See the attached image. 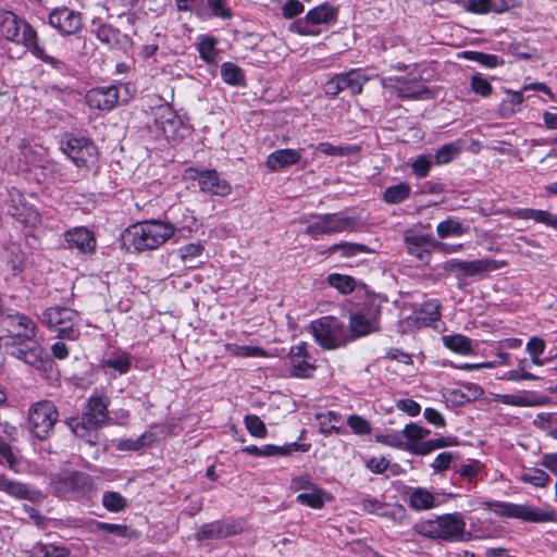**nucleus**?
<instances>
[{"instance_id": "680f3d73", "label": "nucleus", "mask_w": 557, "mask_h": 557, "mask_svg": "<svg viewBox=\"0 0 557 557\" xmlns=\"http://www.w3.org/2000/svg\"><path fill=\"white\" fill-rule=\"evenodd\" d=\"M347 424L350 426L352 432L358 435H366L371 432L370 423L364 418L357 414L349 416Z\"/></svg>"}, {"instance_id": "2f4dec72", "label": "nucleus", "mask_w": 557, "mask_h": 557, "mask_svg": "<svg viewBox=\"0 0 557 557\" xmlns=\"http://www.w3.org/2000/svg\"><path fill=\"white\" fill-rule=\"evenodd\" d=\"M441 305L437 300H428L422 305V308L417 312V321L424 326H429L441 318Z\"/></svg>"}, {"instance_id": "774afa93", "label": "nucleus", "mask_w": 557, "mask_h": 557, "mask_svg": "<svg viewBox=\"0 0 557 557\" xmlns=\"http://www.w3.org/2000/svg\"><path fill=\"white\" fill-rule=\"evenodd\" d=\"M431 161L425 156H419L411 164L413 173L419 177H425L431 169Z\"/></svg>"}, {"instance_id": "37998d69", "label": "nucleus", "mask_w": 557, "mask_h": 557, "mask_svg": "<svg viewBox=\"0 0 557 557\" xmlns=\"http://www.w3.org/2000/svg\"><path fill=\"white\" fill-rule=\"evenodd\" d=\"M216 40L213 37L205 36L200 38L198 51L200 58L207 63H213L216 60L218 52L215 49Z\"/></svg>"}, {"instance_id": "72a5a7b5", "label": "nucleus", "mask_w": 557, "mask_h": 557, "mask_svg": "<svg viewBox=\"0 0 557 557\" xmlns=\"http://www.w3.org/2000/svg\"><path fill=\"white\" fill-rule=\"evenodd\" d=\"M442 341L445 347L457 354L467 355L472 351L471 339L465 335H444Z\"/></svg>"}, {"instance_id": "603ef678", "label": "nucleus", "mask_w": 557, "mask_h": 557, "mask_svg": "<svg viewBox=\"0 0 557 557\" xmlns=\"http://www.w3.org/2000/svg\"><path fill=\"white\" fill-rule=\"evenodd\" d=\"M245 426L255 437L263 438L267 435V426L264 422L256 414H247L245 417Z\"/></svg>"}, {"instance_id": "5701e85b", "label": "nucleus", "mask_w": 557, "mask_h": 557, "mask_svg": "<svg viewBox=\"0 0 557 557\" xmlns=\"http://www.w3.org/2000/svg\"><path fill=\"white\" fill-rule=\"evenodd\" d=\"M496 399L511 406L535 407L545 404L547 398L533 392L522 391L516 394L496 395Z\"/></svg>"}, {"instance_id": "6ab92c4d", "label": "nucleus", "mask_w": 557, "mask_h": 557, "mask_svg": "<svg viewBox=\"0 0 557 557\" xmlns=\"http://www.w3.org/2000/svg\"><path fill=\"white\" fill-rule=\"evenodd\" d=\"M69 248H76L82 253L94 252L96 248V239L92 233L86 227H74L64 234Z\"/></svg>"}, {"instance_id": "a878e982", "label": "nucleus", "mask_w": 557, "mask_h": 557, "mask_svg": "<svg viewBox=\"0 0 557 557\" xmlns=\"http://www.w3.org/2000/svg\"><path fill=\"white\" fill-rule=\"evenodd\" d=\"M548 360L549 359L542 360V359H540V356L531 357L530 361L528 359H522V360L519 361L518 368L510 372L509 379L513 380V381H518V380H531V381L542 380L543 377H541V376H539L536 374L531 373L530 370L532 368V364L536 366V367H542L545 363H549Z\"/></svg>"}, {"instance_id": "7ed1b4c3", "label": "nucleus", "mask_w": 557, "mask_h": 557, "mask_svg": "<svg viewBox=\"0 0 557 557\" xmlns=\"http://www.w3.org/2000/svg\"><path fill=\"white\" fill-rule=\"evenodd\" d=\"M136 251L154 250L166 243L175 232V226L161 220H149L133 225L128 231Z\"/></svg>"}, {"instance_id": "79ce46f5", "label": "nucleus", "mask_w": 557, "mask_h": 557, "mask_svg": "<svg viewBox=\"0 0 557 557\" xmlns=\"http://www.w3.org/2000/svg\"><path fill=\"white\" fill-rule=\"evenodd\" d=\"M436 231L440 238H446L453 235H462L466 233L461 222L453 218L442 221L437 225Z\"/></svg>"}, {"instance_id": "f257e3e1", "label": "nucleus", "mask_w": 557, "mask_h": 557, "mask_svg": "<svg viewBox=\"0 0 557 557\" xmlns=\"http://www.w3.org/2000/svg\"><path fill=\"white\" fill-rule=\"evenodd\" d=\"M8 335L1 336L0 342L8 354L34 366L41 360V348L35 341L36 324L27 315L15 312L2 318Z\"/></svg>"}, {"instance_id": "f3484780", "label": "nucleus", "mask_w": 557, "mask_h": 557, "mask_svg": "<svg viewBox=\"0 0 557 557\" xmlns=\"http://www.w3.org/2000/svg\"><path fill=\"white\" fill-rule=\"evenodd\" d=\"M482 394L480 385H453L443 391L444 398L451 406H462L478 399Z\"/></svg>"}, {"instance_id": "0e129e2a", "label": "nucleus", "mask_w": 557, "mask_h": 557, "mask_svg": "<svg viewBox=\"0 0 557 557\" xmlns=\"http://www.w3.org/2000/svg\"><path fill=\"white\" fill-rule=\"evenodd\" d=\"M317 484L313 483L311 476L309 474H304L299 476H295L290 481L289 488L293 492L304 491L307 492L312 490Z\"/></svg>"}, {"instance_id": "4c0bfd02", "label": "nucleus", "mask_w": 557, "mask_h": 557, "mask_svg": "<svg viewBox=\"0 0 557 557\" xmlns=\"http://www.w3.org/2000/svg\"><path fill=\"white\" fill-rule=\"evenodd\" d=\"M410 191L411 188L409 184L398 183L387 187L384 191L383 198L385 202L396 205L407 199L410 195Z\"/></svg>"}, {"instance_id": "052dcab7", "label": "nucleus", "mask_w": 557, "mask_h": 557, "mask_svg": "<svg viewBox=\"0 0 557 557\" xmlns=\"http://www.w3.org/2000/svg\"><path fill=\"white\" fill-rule=\"evenodd\" d=\"M459 151L460 150L456 145L446 144L435 152V162L437 164L448 163L454 159V157H456L459 153Z\"/></svg>"}, {"instance_id": "4be33fe9", "label": "nucleus", "mask_w": 557, "mask_h": 557, "mask_svg": "<svg viewBox=\"0 0 557 557\" xmlns=\"http://www.w3.org/2000/svg\"><path fill=\"white\" fill-rule=\"evenodd\" d=\"M506 214L509 218L533 220L536 223H542L557 230V215L546 210H537L531 208L513 209L507 210Z\"/></svg>"}, {"instance_id": "423d86ee", "label": "nucleus", "mask_w": 557, "mask_h": 557, "mask_svg": "<svg viewBox=\"0 0 557 557\" xmlns=\"http://www.w3.org/2000/svg\"><path fill=\"white\" fill-rule=\"evenodd\" d=\"M486 507L500 517L516 518L528 522H547L555 520L553 511H545L530 505H517L503 502L485 503Z\"/></svg>"}, {"instance_id": "f8f14e48", "label": "nucleus", "mask_w": 557, "mask_h": 557, "mask_svg": "<svg viewBox=\"0 0 557 557\" xmlns=\"http://www.w3.org/2000/svg\"><path fill=\"white\" fill-rule=\"evenodd\" d=\"M243 531L240 521L226 519L202 524L195 536L198 541L223 540L239 534Z\"/></svg>"}, {"instance_id": "f03ea898", "label": "nucleus", "mask_w": 557, "mask_h": 557, "mask_svg": "<svg viewBox=\"0 0 557 557\" xmlns=\"http://www.w3.org/2000/svg\"><path fill=\"white\" fill-rule=\"evenodd\" d=\"M0 33L7 39L17 45H23L32 53L53 67L59 69L63 63L50 55L39 46L36 30L13 12L0 10Z\"/></svg>"}, {"instance_id": "ddd939ff", "label": "nucleus", "mask_w": 557, "mask_h": 557, "mask_svg": "<svg viewBox=\"0 0 557 557\" xmlns=\"http://www.w3.org/2000/svg\"><path fill=\"white\" fill-rule=\"evenodd\" d=\"M336 10L329 3H323L310 10L306 20H298L290 25V29L300 35H317L318 33L310 28V25L325 24L335 20Z\"/></svg>"}, {"instance_id": "6e6552de", "label": "nucleus", "mask_w": 557, "mask_h": 557, "mask_svg": "<svg viewBox=\"0 0 557 557\" xmlns=\"http://www.w3.org/2000/svg\"><path fill=\"white\" fill-rule=\"evenodd\" d=\"M185 181H196L202 193L225 197L232 193V186L226 180L220 177L215 170H199L188 168L184 172Z\"/></svg>"}, {"instance_id": "ea45409f", "label": "nucleus", "mask_w": 557, "mask_h": 557, "mask_svg": "<svg viewBox=\"0 0 557 557\" xmlns=\"http://www.w3.org/2000/svg\"><path fill=\"white\" fill-rule=\"evenodd\" d=\"M34 557H66L70 550L64 546L37 543L32 548Z\"/></svg>"}, {"instance_id": "e2e57ef3", "label": "nucleus", "mask_w": 557, "mask_h": 557, "mask_svg": "<svg viewBox=\"0 0 557 557\" xmlns=\"http://www.w3.org/2000/svg\"><path fill=\"white\" fill-rule=\"evenodd\" d=\"M79 320L76 323H67L57 327L58 337L61 339L76 341L81 332L78 329Z\"/></svg>"}, {"instance_id": "338daca9", "label": "nucleus", "mask_w": 557, "mask_h": 557, "mask_svg": "<svg viewBox=\"0 0 557 557\" xmlns=\"http://www.w3.org/2000/svg\"><path fill=\"white\" fill-rule=\"evenodd\" d=\"M465 8L472 13L485 14L492 11V0H467Z\"/></svg>"}, {"instance_id": "a211bd4d", "label": "nucleus", "mask_w": 557, "mask_h": 557, "mask_svg": "<svg viewBox=\"0 0 557 557\" xmlns=\"http://www.w3.org/2000/svg\"><path fill=\"white\" fill-rule=\"evenodd\" d=\"M0 491L5 492L12 497L27 499L33 503H41L45 499L40 491L29 488L21 482L9 480L4 474H0Z\"/></svg>"}, {"instance_id": "4d7b16f0", "label": "nucleus", "mask_w": 557, "mask_h": 557, "mask_svg": "<svg viewBox=\"0 0 557 557\" xmlns=\"http://www.w3.org/2000/svg\"><path fill=\"white\" fill-rule=\"evenodd\" d=\"M470 88L481 97H488L493 91L492 85L480 73L472 75Z\"/></svg>"}, {"instance_id": "f704fd0d", "label": "nucleus", "mask_w": 557, "mask_h": 557, "mask_svg": "<svg viewBox=\"0 0 557 557\" xmlns=\"http://www.w3.org/2000/svg\"><path fill=\"white\" fill-rule=\"evenodd\" d=\"M434 495L422 487L414 488L409 496V505L417 510L430 509L434 506Z\"/></svg>"}, {"instance_id": "864d4df0", "label": "nucleus", "mask_w": 557, "mask_h": 557, "mask_svg": "<svg viewBox=\"0 0 557 557\" xmlns=\"http://www.w3.org/2000/svg\"><path fill=\"white\" fill-rule=\"evenodd\" d=\"M3 462H7L12 471H18L20 461L17 457L14 455L11 446L0 437V463Z\"/></svg>"}, {"instance_id": "49530a36", "label": "nucleus", "mask_w": 557, "mask_h": 557, "mask_svg": "<svg viewBox=\"0 0 557 557\" xmlns=\"http://www.w3.org/2000/svg\"><path fill=\"white\" fill-rule=\"evenodd\" d=\"M413 530L421 536L440 541L437 518L418 521L413 525Z\"/></svg>"}, {"instance_id": "09e8293b", "label": "nucleus", "mask_w": 557, "mask_h": 557, "mask_svg": "<svg viewBox=\"0 0 557 557\" xmlns=\"http://www.w3.org/2000/svg\"><path fill=\"white\" fill-rule=\"evenodd\" d=\"M521 480L534 486H545L549 481V476L542 469L531 468L522 472Z\"/></svg>"}, {"instance_id": "39448f33", "label": "nucleus", "mask_w": 557, "mask_h": 557, "mask_svg": "<svg viewBox=\"0 0 557 557\" xmlns=\"http://www.w3.org/2000/svg\"><path fill=\"white\" fill-rule=\"evenodd\" d=\"M311 221H307L308 225L305 233L312 237L325 234H335L343 232H354L358 227V220L348 216L344 212L317 214L311 216Z\"/></svg>"}, {"instance_id": "20e7f679", "label": "nucleus", "mask_w": 557, "mask_h": 557, "mask_svg": "<svg viewBox=\"0 0 557 557\" xmlns=\"http://www.w3.org/2000/svg\"><path fill=\"white\" fill-rule=\"evenodd\" d=\"M309 332L323 349H337L349 342L348 329L335 317H322L311 321Z\"/></svg>"}, {"instance_id": "b1692460", "label": "nucleus", "mask_w": 557, "mask_h": 557, "mask_svg": "<svg viewBox=\"0 0 557 557\" xmlns=\"http://www.w3.org/2000/svg\"><path fill=\"white\" fill-rule=\"evenodd\" d=\"M300 159L301 154L297 150L278 149L268 157L267 165L272 171H280L283 168L298 163Z\"/></svg>"}, {"instance_id": "9b49d317", "label": "nucleus", "mask_w": 557, "mask_h": 557, "mask_svg": "<svg viewBox=\"0 0 557 557\" xmlns=\"http://www.w3.org/2000/svg\"><path fill=\"white\" fill-rule=\"evenodd\" d=\"M49 24L62 35H75L83 28V17L67 7L55 8L49 14Z\"/></svg>"}, {"instance_id": "6e6d98bb", "label": "nucleus", "mask_w": 557, "mask_h": 557, "mask_svg": "<svg viewBox=\"0 0 557 557\" xmlns=\"http://www.w3.org/2000/svg\"><path fill=\"white\" fill-rule=\"evenodd\" d=\"M463 58L480 63L483 66L494 69L498 65V58L495 54H487L476 51H465Z\"/></svg>"}, {"instance_id": "c03bdc74", "label": "nucleus", "mask_w": 557, "mask_h": 557, "mask_svg": "<svg viewBox=\"0 0 557 557\" xmlns=\"http://www.w3.org/2000/svg\"><path fill=\"white\" fill-rule=\"evenodd\" d=\"M319 151L326 156H349L360 151V146H334L330 143H320L317 147Z\"/></svg>"}, {"instance_id": "3c124183", "label": "nucleus", "mask_w": 557, "mask_h": 557, "mask_svg": "<svg viewBox=\"0 0 557 557\" xmlns=\"http://www.w3.org/2000/svg\"><path fill=\"white\" fill-rule=\"evenodd\" d=\"M102 367L106 372L115 370L120 373H126L131 368V361L126 355H116L104 360Z\"/></svg>"}, {"instance_id": "8fccbe9b", "label": "nucleus", "mask_w": 557, "mask_h": 557, "mask_svg": "<svg viewBox=\"0 0 557 557\" xmlns=\"http://www.w3.org/2000/svg\"><path fill=\"white\" fill-rule=\"evenodd\" d=\"M102 504L109 511L119 512L126 507L127 500L117 492H106Z\"/></svg>"}, {"instance_id": "1a4fd4ad", "label": "nucleus", "mask_w": 557, "mask_h": 557, "mask_svg": "<svg viewBox=\"0 0 557 557\" xmlns=\"http://www.w3.org/2000/svg\"><path fill=\"white\" fill-rule=\"evenodd\" d=\"M58 412L52 403L45 400L39 401L29 409V425L32 432L38 438H46L54 423L57 422Z\"/></svg>"}, {"instance_id": "13d9d810", "label": "nucleus", "mask_w": 557, "mask_h": 557, "mask_svg": "<svg viewBox=\"0 0 557 557\" xmlns=\"http://www.w3.org/2000/svg\"><path fill=\"white\" fill-rule=\"evenodd\" d=\"M202 251H203V246L201 244H188V245H185L183 246L181 249H180V256H181V259L182 261L187 264L189 263V267H194L191 264V262L194 261V259L200 257L202 255Z\"/></svg>"}, {"instance_id": "bf43d9fd", "label": "nucleus", "mask_w": 557, "mask_h": 557, "mask_svg": "<svg viewBox=\"0 0 557 557\" xmlns=\"http://www.w3.org/2000/svg\"><path fill=\"white\" fill-rule=\"evenodd\" d=\"M307 358L297 359V361L292 362V373L296 377L300 379H309L312 376L314 371V367L309 363Z\"/></svg>"}, {"instance_id": "aec40b11", "label": "nucleus", "mask_w": 557, "mask_h": 557, "mask_svg": "<svg viewBox=\"0 0 557 557\" xmlns=\"http://www.w3.org/2000/svg\"><path fill=\"white\" fill-rule=\"evenodd\" d=\"M109 400L103 396H92L89 398L82 417L84 421L91 425L102 426L108 419Z\"/></svg>"}, {"instance_id": "c9c22d12", "label": "nucleus", "mask_w": 557, "mask_h": 557, "mask_svg": "<svg viewBox=\"0 0 557 557\" xmlns=\"http://www.w3.org/2000/svg\"><path fill=\"white\" fill-rule=\"evenodd\" d=\"M221 76L224 83L233 86L245 85L244 71L232 62H225L221 65Z\"/></svg>"}, {"instance_id": "58836bf2", "label": "nucleus", "mask_w": 557, "mask_h": 557, "mask_svg": "<svg viewBox=\"0 0 557 557\" xmlns=\"http://www.w3.org/2000/svg\"><path fill=\"white\" fill-rule=\"evenodd\" d=\"M327 283L341 294L347 295L355 290L357 282L352 276L332 273L327 276Z\"/></svg>"}, {"instance_id": "7c9ffc66", "label": "nucleus", "mask_w": 557, "mask_h": 557, "mask_svg": "<svg viewBox=\"0 0 557 557\" xmlns=\"http://www.w3.org/2000/svg\"><path fill=\"white\" fill-rule=\"evenodd\" d=\"M310 449V444H298L292 443L285 446H277L273 444H267L261 447V457H271V456H287L292 451H302L306 453Z\"/></svg>"}, {"instance_id": "4468645a", "label": "nucleus", "mask_w": 557, "mask_h": 557, "mask_svg": "<svg viewBox=\"0 0 557 557\" xmlns=\"http://www.w3.org/2000/svg\"><path fill=\"white\" fill-rule=\"evenodd\" d=\"M119 87L110 85L96 87L87 91L85 99L91 109L112 110L119 104Z\"/></svg>"}, {"instance_id": "473e14b6", "label": "nucleus", "mask_w": 557, "mask_h": 557, "mask_svg": "<svg viewBox=\"0 0 557 557\" xmlns=\"http://www.w3.org/2000/svg\"><path fill=\"white\" fill-rule=\"evenodd\" d=\"M371 251L372 250L363 244L347 242L334 244L326 250V252L330 255L341 252V256L344 258H350L359 253H370Z\"/></svg>"}, {"instance_id": "a18cd8bd", "label": "nucleus", "mask_w": 557, "mask_h": 557, "mask_svg": "<svg viewBox=\"0 0 557 557\" xmlns=\"http://www.w3.org/2000/svg\"><path fill=\"white\" fill-rule=\"evenodd\" d=\"M315 419L320 423V432L324 434L325 436H329L333 433H341V428L337 425H326V421H334L337 422L341 419V416L335 411H327V412H319L315 414Z\"/></svg>"}, {"instance_id": "9d476101", "label": "nucleus", "mask_w": 557, "mask_h": 557, "mask_svg": "<svg viewBox=\"0 0 557 557\" xmlns=\"http://www.w3.org/2000/svg\"><path fill=\"white\" fill-rule=\"evenodd\" d=\"M62 149L78 168L90 169L97 163V148L85 137H69Z\"/></svg>"}, {"instance_id": "5fc2aeb1", "label": "nucleus", "mask_w": 557, "mask_h": 557, "mask_svg": "<svg viewBox=\"0 0 557 557\" xmlns=\"http://www.w3.org/2000/svg\"><path fill=\"white\" fill-rule=\"evenodd\" d=\"M120 32L111 25H100L97 29V38L109 47H114L119 44Z\"/></svg>"}, {"instance_id": "2eb2a0df", "label": "nucleus", "mask_w": 557, "mask_h": 557, "mask_svg": "<svg viewBox=\"0 0 557 557\" xmlns=\"http://www.w3.org/2000/svg\"><path fill=\"white\" fill-rule=\"evenodd\" d=\"M440 541L456 542L463 539L466 522L458 512L437 517Z\"/></svg>"}, {"instance_id": "0eeeda50", "label": "nucleus", "mask_w": 557, "mask_h": 557, "mask_svg": "<svg viewBox=\"0 0 557 557\" xmlns=\"http://www.w3.org/2000/svg\"><path fill=\"white\" fill-rule=\"evenodd\" d=\"M92 487L89 475L81 472H66L52 481L54 494L65 499H79Z\"/></svg>"}, {"instance_id": "a19ab883", "label": "nucleus", "mask_w": 557, "mask_h": 557, "mask_svg": "<svg viewBox=\"0 0 557 557\" xmlns=\"http://www.w3.org/2000/svg\"><path fill=\"white\" fill-rule=\"evenodd\" d=\"M156 441V435L151 432H145L135 440H123L119 443L117 448L121 450H139L140 448L151 445Z\"/></svg>"}, {"instance_id": "c85d7f7f", "label": "nucleus", "mask_w": 557, "mask_h": 557, "mask_svg": "<svg viewBox=\"0 0 557 557\" xmlns=\"http://www.w3.org/2000/svg\"><path fill=\"white\" fill-rule=\"evenodd\" d=\"M342 89H348L351 95H358L362 91L363 84L368 81L366 76L361 74L360 70H350L349 72L337 74Z\"/></svg>"}, {"instance_id": "dca6fc26", "label": "nucleus", "mask_w": 557, "mask_h": 557, "mask_svg": "<svg viewBox=\"0 0 557 557\" xmlns=\"http://www.w3.org/2000/svg\"><path fill=\"white\" fill-rule=\"evenodd\" d=\"M404 242L409 255L416 257L420 262H429L432 255L430 247L435 245L431 235L407 231Z\"/></svg>"}, {"instance_id": "e433bc0d", "label": "nucleus", "mask_w": 557, "mask_h": 557, "mask_svg": "<svg viewBox=\"0 0 557 557\" xmlns=\"http://www.w3.org/2000/svg\"><path fill=\"white\" fill-rule=\"evenodd\" d=\"M156 122L166 138H173L176 135L177 127L182 124L180 119L170 109L158 117Z\"/></svg>"}, {"instance_id": "de8ad7c7", "label": "nucleus", "mask_w": 557, "mask_h": 557, "mask_svg": "<svg viewBox=\"0 0 557 557\" xmlns=\"http://www.w3.org/2000/svg\"><path fill=\"white\" fill-rule=\"evenodd\" d=\"M225 349L228 354L237 357H264L265 351L256 346H239L237 344H227Z\"/></svg>"}, {"instance_id": "393cba45", "label": "nucleus", "mask_w": 557, "mask_h": 557, "mask_svg": "<svg viewBox=\"0 0 557 557\" xmlns=\"http://www.w3.org/2000/svg\"><path fill=\"white\" fill-rule=\"evenodd\" d=\"M67 425L77 437L84 440L86 443L95 445L98 442V429L101 428L100 425H91L84 421L83 417L71 418L67 421Z\"/></svg>"}, {"instance_id": "412c9836", "label": "nucleus", "mask_w": 557, "mask_h": 557, "mask_svg": "<svg viewBox=\"0 0 557 557\" xmlns=\"http://www.w3.org/2000/svg\"><path fill=\"white\" fill-rule=\"evenodd\" d=\"M41 321L49 327H59L67 323H76L78 313L65 307H50L44 311Z\"/></svg>"}, {"instance_id": "69168bd1", "label": "nucleus", "mask_w": 557, "mask_h": 557, "mask_svg": "<svg viewBox=\"0 0 557 557\" xmlns=\"http://www.w3.org/2000/svg\"><path fill=\"white\" fill-rule=\"evenodd\" d=\"M403 434L409 441H418L426 437L430 434V431L416 423H409L405 426Z\"/></svg>"}, {"instance_id": "bb28decb", "label": "nucleus", "mask_w": 557, "mask_h": 557, "mask_svg": "<svg viewBox=\"0 0 557 557\" xmlns=\"http://www.w3.org/2000/svg\"><path fill=\"white\" fill-rule=\"evenodd\" d=\"M375 330L374 321L366 318L361 313H356L350 317L349 322V342L360 336H366Z\"/></svg>"}, {"instance_id": "c756f323", "label": "nucleus", "mask_w": 557, "mask_h": 557, "mask_svg": "<svg viewBox=\"0 0 557 557\" xmlns=\"http://www.w3.org/2000/svg\"><path fill=\"white\" fill-rule=\"evenodd\" d=\"M325 498L326 492L315 485L312 490L298 494L296 502L300 505L308 506L313 509H321L325 504Z\"/></svg>"}, {"instance_id": "cd10ccee", "label": "nucleus", "mask_w": 557, "mask_h": 557, "mask_svg": "<svg viewBox=\"0 0 557 557\" xmlns=\"http://www.w3.org/2000/svg\"><path fill=\"white\" fill-rule=\"evenodd\" d=\"M445 270L454 273L457 277L481 274L479 259L471 261L453 259L446 262Z\"/></svg>"}]
</instances>
